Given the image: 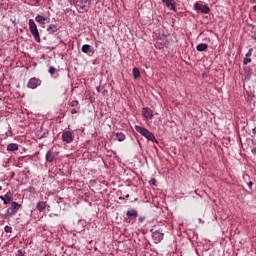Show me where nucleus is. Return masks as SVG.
<instances>
[{
	"mask_svg": "<svg viewBox=\"0 0 256 256\" xmlns=\"http://www.w3.org/2000/svg\"><path fill=\"white\" fill-rule=\"evenodd\" d=\"M135 129L137 133H140V135L145 137V139H147L148 141H152V143H157V138H155V134L149 131L147 128L136 125Z\"/></svg>",
	"mask_w": 256,
	"mask_h": 256,
	"instance_id": "obj_1",
	"label": "nucleus"
},
{
	"mask_svg": "<svg viewBox=\"0 0 256 256\" xmlns=\"http://www.w3.org/2000/svg\"><path fill=\"white\" fill-rule=\"evenodd\" d=\"M29 29L35 41H37V43H41V37L39 36V29H37V24H35V20L33 19L29 20Z\"/></svg>",
	"mask_w": 256,
	"mask_h": 256,
	"instance_id": "obj_2",
	"label": "nucleus"
},
{
	"mask_svg": "<svg viewBox=\"0 0 256 256\" xmlns=\"http://www.w3.org/2000/svg\"><path fill=\"white\" fill-rule=\"evenodd\" d=\"M21 209V204L17 202H11L10 207L7 209L6 216L13 217V215H17V211Z\"/></svg>",
	"mask_w": 256,
	"mask_h": 256,
	"instance_id": "obj_3",
	"label": "nucleus"
},
{
	"mask_svg": "<svg viewBox=\"0 0 256 256\" xmlns=\"http://www.w3.org/2000/svg\"><path fill=\"white\" fill-rule=\"evenodd\" d=\"M73 139H75V135L71 131H64L62 133V140L64 143H73Z\"/></svg>",
	"mask_w": 256,
	"mask_h": 256,
	"instance_id": "obj_4",
	"label": "nucleus"
},
{
	"mask_svg": "<svg viewBox=\"0 0 256 256\" xmlns=\"http://www.w3.org/2000/svg\"><path fill=\"white\" fill-rule=\"evenodd\" d=\"M194 7H195L196 11H200L201 13H205V14H207L211 11V8H209V6L199 4V2H196L194 4Z\"/></svg>",
	"mask_w": 256,
	"mask_h": 256,
	"instance_id": "obj_5",
	"label": "nucleus"
},
{
	"mask_svg": "<svg viewBox=\"0 0 256 256\" xmlns=\"http://www.w3.org/2000/svg\"><path fill=\"white\" fill-rule=\"evenodd\" d=\"M142 115L146 121H150L153 119V110H151L149 107H145L142 109Z\"/></svg>",
	"mask_w": 256,
	"mask_h": 256,
	"instance_id": "obj_6",
	"label": "nucleus"
},
{
	"mask_svg": "<svg viewBox=\"0 0 256 256\" xmlns=\"http://www.w3.org/2000/svg\"><path fill=\"white\" fill-rule=\"evenodd\" d=\"M39 85H41V80H39L37 78H31L27 84V87L29 89H37V87H39Z\"/></svg>",
	"mask_w": 256,
	"mask_h": 256,
	"instance_id": "obj_7",
	"label": "nucleus"
},
{
	"mask_svg": "<svg viewBox=\"0 0 256 256\" xmlns=\"http://www.w3.org/2000/svg\"><path fill=\"white\" fill-rule=\"evenodd\" d=\"M1 201H3L4 205H9L11 201H13V193L8 191L4 196H0Z\"/></svg>",
	"mask_w": 256,
	"mask_h": 256,
	"instance_id": "obj_8",
	"label": "nucleus"
},
{
	"mask_svg": "<svg viewBox=\"0 0 256 256\" xmlns=\"http://www.w3.org/2000/svg\"><path fill=\"white\" fill-rule=\"evenodd\" d=\"M91 0H74L77 7H80V9H86V7H89Z\"/></svg>",
	"mask_w": 256,
	"mask_h": 256,
	"instance_id": "obj_9",
	"label": "nucleus"
},
{
	"mask_svg": "<svg viewBox=\"0 0 256 256\" xmlns=\"http://www.w3.org/2000/svg\"><path fill=\"white\" fill-rule=\"evenodd\" d=\"M162 2L165 3L166 7L170 9L171 11H175L176 6H175V0H162Z\"/></svg>",
	"mask_w": 256,
	"mask_h": 256,
	"instance_id": "obj_10",
	"label": "nucleus"
},
{
	"mask_svg": "<svg viewBox=\"0 0 256 256\" xmlns=\"http://www.w3.org/2000/svg\"><path fill=\"white\" fill-rule=\"evenodd\" d=\"M253 55V48H250L248 52L246 53V57L244 58V65H248V63H251V56Z\"/></svg>",
	"mask_w": 256,
	"mask_h": 256,
	"instance_id": "obj_11",
	"label": "nucleus"
},
{
	"mask_svg": "<svg viewBox=\"0 0 256 256\" xmlns=\"http://www.w3.org/2000/svg\"><path fill=\"white\" fill-rule=\"evenodd\" d=\"M35 20L37 23L41 25V27H45V21H47V17L42 15H37Z\"/></svg>",
	"mask_w": 256,
	"mask_h": 256,
	"instance_id": "obj_12",
	"label": "nucleus"
},
{
	"mask_svg": "<svg viewBox=\"0 0 256 256\" xmlns=\"http://www.w3.org/2000/svg\"><path fill=\"white\" fill-rule=\"evenodd\" d=\"M82 53H86L87 55H89V53H95V52L93 51V48H91V45L84 44L82 46Z\"/></svg>",
	"mask_w": 256,
	"mask_h": 256,
	"instance_id": "obj_13",
	"label": "nucleus"
},
{
	"mask_svg": "<svg viewBox=\"0 0 256 256\" xmlns=\"http://www.w3.org/2000/svg\"><path fill=\"white\" fill-rule=\"evenodd\" d=\"M47 208V202L40 201L37 203L36 209H38L41 212L45 211Z\"/></svg>",
	"mask_w": 256,
	"mask_h": 256,
	"instance_id": "obj_14",
	"label": "nucleus"
},
{
	"mask_svg": "<svg viewBox=\"0 0 256 256\" xmlns=\"http://www.w3.org/2000/svg\"><path fill=\"white\" fill-rule=\"evenodd\" d=\"M53 159H55V155L53 154V151L49 150L46 153V161H47V163H53Z\"/></svg>",
	"mask_w": 256,
	"mask_h": 256,
	"instance_id": "obj_15",
	"label": "nucleus"
},
{
	"mask_svg": "<svg viewBox=\"0 0 256 256\" xmlns=\"http://www.w3.org/2000/svg\"><path fill=\"white\" fill-rule=\"evenodd\" d=\"M19 150V145L15 143H10L7 146V151H18Z\"/></svg>",
	"mask_w": 256,
	"mask_h": 256,
	"instance_id": "obj_16",
	"label": "nucleus"
},
{
	"mask_svg": "<svg viewBox=\"0 0 256 256\" xmlns=\"http://www.w3.org/2000/svg\"><path fill=\"white\" fill-rule=\"evenodd\" d=\"M208 45L206 43H200L197 45L196 49L197 51H207Z\"/></svg>",
	"mask_w": 256,
	"mask_h": 256,
	"instance_id": "obj_17",
	"label": "nucleus"
},
{
	"mask_svg": "<svg viewBox=\"0 0 256 256\" xmlns=\"http://www.w3.org/2000/svg\"><path fill=\"white\" fill-rule=\"evenodd\" d=\"M133 77L134 79H139V77H141V72L139 71V68L135 67L133 68Z\"/></svg>",
	"mask_w": 256,
	"mask_h": 256,
	"instance_id": "obj_18",
	"label": "nucleus"
},
{
	"mask_svg": "<svg viewBox=\"0 0 256 256\" xmlns=\"http://www.w3.org/2000/svg\"><path fill=\"white\" fill-rule=\"evenodd\" d=\"M127 217H137V210H129L126 213Z\"/></svg>",
	"mask_w": 256,
	"mask_h": 256,
	"instance_id": "obj_19",
	"label": "nucleus"
},
{
	"mask_svg": "<svg viewBox=\"0 0 256 256\" xmlns=\"http://www.w3.org/2000/svg\"><path fill=\"white\" fill-rule=\"evenodd\" d=\"M117 139H118V141H125V134H123V133H118L117 134Z\"/></svg>",
	"mask_w": 256,
	"mask_h": 256,
	"instance_id": "obj_20",
	"label": "nucleus"
},
{
	"mask_svg": "<svg viewBox=\"0 0 256 256\" xmlns=\"http://www.w3.org/2000/svg\"><path fill=\"white\" fill-rule=\"evenodd\" d=\"M48 31H57V26L55 24H51L48 26Z\"/></svg>",
	"mask_w": 256,
	"mask_h": 256,
	"instance_id": "obj_21",
	"label": "nucleus"
},
{
	"mask_svg": "<svg viewBox=\"0 0 256 256\" xmlns=\"http://www.w3.org/2000/svg\"><path fill=\"white\" fill-rule=\"evenodd\" d=\"M79 105V101L77 100H73L72 102H70V107H77Z\"/></svg>",
	"mask_w": 256,
	"mask_h": 256,
	"instance_id": "obj_22",
	"label": "nucleus"
},
{
	"mask_svg": "<svg viewBox=\"0 0 256 256\" xmlns=\"http://www.w3.org/2000/svg\"><path fill=\"white\" fill-rule=\"evenodd\" d=\"M49 73H50V75H55V67H53V66H50V68H49Z\"/></svg>",
	"mask_w": 256,
	"mask_h": 256,
	"instance_id": "obj_23",
	"label": "nucleus"
},
{
	"mask_svg": "<svg viewBox=\"0 0 256 256\" xmlns=\"http://www.w3.org/2000/svg\"><path fill=\"white\" fill-rule=\"evenodd\" d=\"M4 230L6 233H11L12 228L10 226H5Z\"/></svg>",
	"mask_w": 256,
	"mask_h": 256,
	"instance_id": "obj_24",
	"label": "nucleus"
},
{
	"mask_svg": "<svg viewBox=\"0 0 256 256\" xmlns=\"http://www.w3.org/2000/svg\"><path fill=\"white\" fill-rule=\"evenodd\" d=\"M150 185H155L157 183V180H155V178H152L150 181H149Z\"/></svg>",
	"mask_w": 256,
	"mask_h": 256,
	"instance_id": "obj_25",
	"label": "nucleus"
},
{
	"mask_svg": "<svg viewBox=\"0 0 256 256\" xmlns=\"http://www.w3.org/2000/svg\"><path fill=\"white\" fill-rule=\"evenodd\" d=\"M248 187H249V189H252V187H253V182H249V183H248Z\"/></svg>",
	"mask_w": 256,
	"mask_h": 256,
	"instance_id": "obj_26",
	"label": "nucleus"
},
{
	"mask_svg": "<svg viewBox=\"0 0 256 256\" xmlns=\"http://www.w3.org/2000/svg\"><path fill=\"white\" fill-rule=\"evenodd\" d=\"M16 256H23V252L19 250Z\"/></svg>",
	"mask_w": 256,
	"mask_h": 256,
	"instance_id": "obj_27",
	"label": "nucleus"
},
{
	"mask_svg": "<svg viewBox=\"0 0 256 256\" xmlns=\"http://www.w3.org/2000/svg\"><path fill=\"white\" fill-rule=\"evenodd\" d=\"M71 113H72V115H75V113H77V110L76 109H72Z\"/></svg>",
	"mask_w": 256,
	"mask_h": 256,
	"instance_id": "obj_28",
	"label": "nucleus"
},
{
	"mask_svg": "<svg viewBox=\"0 0 256 256\" xmlns=\"http://www.w3.org/2000/svg\"><path fill=\"white\" fill-rule=\"evenodd\" d=\"M252 153H253V155H256V148L252 149Z\"/></svg>",
	"mask_w": 256,
	"mask_h": 256,
	"instance_id": "obj_29",
	"label": "nucleus"
},
{
	"mask_svg": "<svg viewBox=\"0 0 256 256\" xmlns=\"http://www.w3.org/2000/svg\"><path fill=\"white\" fill-rule=\"evenodd\" d=\"M97 91H98V93H101V88L98 87V88H97Z\"/></svg>",
	"mask_w": 256,
	"mask_h": 256,
	"instance_id": "obj_30",
	"label": "nucleus"
},
{
	"mask_svg": "<svg viewBox=\"0 0 256 256\" xmlns=\"http://www.w3.org/2000/svg\"><path fill=\"white\" fill-rule=\"evenodd\" d=\"M0 191H3V187L2 186H0Z\"/></svg>",
	"mask_w": 256,
	"mask_h": 256,
	"instance_id": "obj_31",
	"label": "nucleus"
},
{
	"mask_svg": "<svg viewBox=\"0 0 256 256\" xmlns=\"http://www.w3.org/2000/svg\"><path fill=\"white\" fill-rule=\"evenodd\" d=\"M253 10L256 11V6L253 7Z\"/></svg>",
	"mask_w": 256,
	"mask_h": 256,
	"instance_id": "obj_32",
	"label": "nucleus"
}]
</instances>
